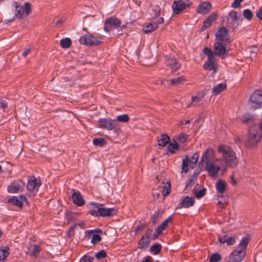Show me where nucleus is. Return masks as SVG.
Masks as SVG:
<instances>
[{
    "instance_id": "nucleus-33",
    "label": "nucleus",
    "mask_w": 262,
    "mask_h": 262,
    "mask_svg": "<svg viewBox=\"0 0 262 262\" xmlns=\"http://www.w3.org/2000/svg\"><path fill=\"white\" fill-rule=\"evenodd\" d=\"M170 84L172 86H176L182 84L186 81V78L184 76L176 77L171 79L170 80Z\"/></svg>"
},
{
    "instance_id": "nucleus-7",
    "label": "nucleus",
    "mask_w": 262,
    "mask_h": 262,
    "mask_svg": "<svg viewBox=\"0 0 262 262\" xmlns=\"http://www.w3.org/2000/svg\"><path fill=\"white\" fill-rule=\"evenodd\" d=\"M262 138V132L259 130L257 125L251 126L248 133V144L250 147L255 146Z\"/></svg>"
},
{
    "instance_id": "nucleus-25",
    "label": "nucleus",
    "mask_w": 262,
    "mask_h": 262,
    "mask_svg": "<svg viewBox=\"0 0 262 262\" xmlns=\"http://www.w3.org/2000/svg\"><path fill=\"white\" fill-rule=\"evenodd\" d=\"M206 95L205 92H201L196 94L195 96H192L191 98L192 102L191 104L194 106H199L203 104V100Z\"/></svg>"
},
{
    "instance_id": "nucleus-46",
    "label": "nucleus",
    "mask_w": 262,
    "mask_h": 262,
    "mask_svg": "<svg viewBox=\"0 0 262 262\" xmlns=\"http://www.w3.org/2000/svg\"><path fill=\"white\" fill-rule=\"evenodd\" d=\"M222 259V256L219 253H213L210 257V262H219Z\"/></svg>"
},
{
    "instance_id": "nucleus-14",
    "label": "nucleus",
    "mask_w": 262,
    "mask_h": 262,
    "mask_svg": "<svg viewBox=\"0 0 262 262\" xmlns=\"http://www.w3.org/2000/svg\"><path fill=\"white\" fill-rule=\"evenodd\" d=\"M99 127L108 130L115 129L116 132L120 130L119 128L116 127L115 120L108 119H100L99 120Z\"/></svg>"
},
{
    "instance_id": "nucleus-41",
    "label": "nucleus",
    "mask_w": 262,
    "mask_h": 262,
    "mask_svg": "<svg viewBox=\"0 0 262 262\" xmlns=\"http://www.w3.org/2000/svg\"><path fill=\"white\" fill-rule=\"evenodd\" d=\"M40 251V247L37 245H33L30 248V254L35 256Z\"/></svg>"
},
{
    "instance_id": "nucleus-24",
    "label": "nucleus",
    "mask_w": 262,
    "mask_h": 262,
    "mask_svg": "<svg viewBox=\"0 0 262 262\" xmlns=\"http://www.w3.org/2000/svg\"><path fill=\"white\" fill-rule=\"evenodd\" d=\"M40 182H37L36 178L34 177L30 178L28 181L27 184V189L29 191L33 192L36 190H37V188L40 186Z\"/></svg>"
},
{
    "instance_id": "nucleus-51",
    "label": "nucleus",
    "mask_w": 262,
    "mask_h": 262,
    "mask_svg": "<svg viewBox=\"0 0 262 262\" xmlns=\"http://www.w3.org/2000/svg\"><path fill=\"white\" fill-rule=\"evenodd\" d=\"M95 256L98 259H102L106 256V253L104 250H101L95 254Z\"/></svg>"
},
{
    "instance_id": "nucleus-15",
    "label": "nucleus",
    "mask_w": 262,
    "mask_h": 262,
    "mask_svg": "<svg viewBox=\"0 0 262 262\" xmlns=\"http://www.w3.org/2000/svg\"><path fill=\"white\" fill-rule=\"evenodd\" d=\"M192 5L191 2H188L185 3L181 0L174 1L172 5V8L174 14H178L184 10L186 8L190 7Z\"/></svg>"
},
{
    "instance_id": "nucleus-50",
    "label": "nucleus",
    "mask_w": 262,
    "mask_h": 262,
    "mask_svg": "<svg viewBox=\"0 0 262 262\" xmlns=\"http://www.w3.org/2000/svg\"><path fill=\"white\" fill-rule=\"evenodd\" d=\"M93 259V257L85 255L80 259L79 262H92Z\"/></svg>"
},
{
    "instance_id": "nucleus-4",
    "label": "nucleus",
    "mask_w": 262,
    "mask_h": 262,
    "mask_svg": "<svg viewBox=\"0 0 262 262\" xmlns=\"http://www.w3.org/2000/svg\"><path fill=\"white\" fill-rule=\"evenodd\" d=\"M203 52L208 57L207 61L204 64V68L206 70H212L213 73H215L217 71L218 64L215 57H214L212 54V50L210 48L205 47Z\"/></svg>"
},
{
    "instance_id": "nucleus-45",
    "label": "nucleus",
    "mask_w": 262,
    "mask_h": 262,
    "mask_svg": "<svg viewBox=\"0 0 262 262\" xmlns=\"http://www.w3.org/2000/svg\"><path fill=\"white\" fill-rule=\"evenodd\" d=\"M129 119V117L127 114H123L117 116L115 121L121 122H127Z\"/></svg>"
},
{
    "instance_id": "nucleus-40",
    "label": "nucleus",
    "mask_w": 262,
    "mask_h": 262,
    "mask_svg": "<svg viewBox=\"0 0 262 262\" xmlns=\"http://www.w3.org/2000/svg\"><path fill=\"white\" fill-rule=\"evenodd\" d=\"M162 247L159 244H156L153 245L150 248V251L151 252H153L155 254L157 255L160 253L161 251Z\"/></svg>"
},
{
    "instance_id": "nucleus-56",
    "label": "nucleus",
    "mask_w": 262,
    "mask_h": 262,
    "mask_svg": "<svg viewBox=\"0 0 262 262\" xmlns=\"http://www.w3.org/2000/svg\"><path fill=\"white\" fill-rule=\"evenodd\" d=\"M235 243V238L234 237H230L227 238V244L228 246L232 245Z\"/></svg>"
},
{
    "instance_id": "nucleus-43",
    "label": "nucleus",
    "mask_w": 262,
    "mask_h": 262,
    "mask_svg": "<svg viewBox=\"0 0 262 262\" xmlns=\"http://www.w3.org/2000/svg\"><path fill=\"white\" fill-rule=\"evenodd\" d=\"M93 143L95 145L102 146L106 143V142L103 138H95L93 140Z\"/></svg>"
},
{
    "instance_id": "nucleus-64",
    "label": "nucleus",
    "mask_w": 262,
    "mask_h": 262,
    "mask_svg": "<svg viewBox=\"0 0 262 262\" xmlns=\"http://www.w3.org/2000/svg\"><path fill=\"white\" fill-rule=\"evenodd\" d=\"M252 120V117L251 116H247L245 117L243 119V122L244 123H248Z\"/></svg>"
},
{
    "instance_id": "nucleus-52",
    "label": "nucleus",
    "mask_w": 262,
    "mask_h": 262,
    "mask_svg": "<svg viewBox=\"0 0 262 262\" xmlns=\"http://www.w3.org/2000/svg\"><path fill=\"white\" fill-rule=\"evenodd\" d=\"M94 232L99 233L100 234L102 233V231L100 229H96L95 230H86L85 231L86 236L89 237H90L91 234L94 233Z\"/></svg>"
},
{
    "instance_id": "nucleus-36",
    "label": "nucleus",
    "mask_w": 262,
    "mask_h": 262,
    "mask_svg": "<svg viewBox=\"0 0 262 262\" xmlns=\"http://www.w3.org/2000/svg\"><path fill=\"white\" fill-rule=\"evenodd\" d=\"M179 148V143L176 142H174L172 140L167 146V149L168 151L171 154L176 153L177 151L178 150Z\"/></svg>"
},
{
    "instance_id": "nucleus-38",
    "label": "nucleus",
    "mask_w": 262,
    "mask_h": 262,
    "mask_svg": "<svg viewBox=\"0 0 262 262\" xmlns=\"http://www.w3.org/2000/svg\"><path fill=\"white\" fill-rule=\"evenodd\" d=\"M189 163V159L188 156L185 157V158L182 161V172H184L185 173H187L189 170L188 165Z\"/></svg>"
},
{
    "instance_id": "nucleus-8",
    "label": "nucleus",
    "mask_w": 262,
    "mask_h": 262,
    "mask_svg": "<svg viewBox=\"0 0 262 262\" xmlns=\"http://www.w3.org/2000/svg\"><path fill=\"white\" fill-rule=\"evenodd\" d=\"M248 103L252 109L257 110L262 108V91L256 90L250 96Z\"/></svg>"
},
{
    "instance_id": "nucleus-49",
    "label": "nucleus",
    "mask_w": 262,
    "mask_h": 262,
    "mask_svg": "<svg viewBox=\"0 0 262 262\" xmlns=\"http://www.w3.org/2000/svg\"><path fill=\"white\" fill-rule=\"evenodd\" d=\"M101 239V237L100 235L98 234H93L92 239H91V242L92 244H96L100 242Z\"/></svg>"
},
{
    "instance_id": "nucleus-3",
    "label": "nucleus",
    "mask_w": 262,
    "mask_h": 262,
    "mask_svg": "<svg viewBox=\"0 0 262 262\" xmlns=\"http://www.w3.org/2000/svg\"><path fill=\"white\" fill-rule=\"evenodd\" d=\"M13 6L15 8V12L14 15L17 18L22 19L24 16H28L31 12L32 5L29 2H25L23 6H21L20 3L17 2H14Z\"/></svg>"
},
{
    "instance_id": "nucleus-16",
    "label": "nucleus",
    "mask_w": 262,
    "mask_h": 262,
    "mask_svg": "<svg viewBox=\"0 0 262 262\" xmlns=\"http://www.w3.org/2000/svg\"><path fill=\"white\" fill-rule=\"evenodd\" d=\"M228 30L225 27H222L215 34L217 41L225 42L227 44L230 43V40L228 37Z\"/></svg>"
},
{
    "instance_id": "nucleus-20",
    "label": "nucleus",
    "mask_w": 262,
    "mask_h": 262,
    "mask_svg": "<svg viewBox=\"0 0 262 262\" xmlns=\"http://www.w3.org/2000/svg\"><path fill=\"white\" fill-rule=\"evenodd\" d=\"M218 15L216 13H212L208 16L204 21L203 25L201 29V31H204L210 27L217 18Z\"/></svg>"
},
{
    "instance_id": "nucleus-53",
    "label": "nucleus",
    "mask_w": 262,
    "mask_h": 262,
    "mask_svg": "<svg viewBox=\"0 0 262 262\" xmlns=\"http://www.w3.org/2000/svg\"><path fill=\"white\" fill-rule=\"evenodd\" d=\"M244 0H235L231 4V7L236 8L241 7V4Z\"/></svg>"
},
{
    "instance_id": "nucleus-13",
    "label": "nucleus",
    "mask_w": 262,
    "mask_h": 262,
    "mask_svg": "<svg viewBox=\"0 0 262 262\" xmlns=\"http://www.w3.org/2000/svg\"><path fill=\"white\" fill-rule=\"evenodd\" d=\"M25 183L19 179L12 182L8 186L7 191L11 193H17L22 192L25 187Z\"/></svg>"
},
{
    "instance_id": "nucleus-44",
    "label": "nucleus",
    "mask_w": 262,
    "mask_h": 262,
    "mask_svg": "<svg viewBox=\"0 0 262 262\" xmlns=\"http://www.w3.org/2000/svg\"><path fill=\"white\" fill-rule=\"evenodd\" d=\"M199 156L198 153H194L191 156L189 162L190 163V167H193L194 165L198 162Z\"/></svg>"
},
{
    "instance_id": "nucleus-47",
    "label": "nucleus",
    "mask_w": 262,
    "mask_h": 262,
    "mask_svg": "<svg viewBox=\"0 0 262 262\" xmlns=\"http://www.w3.org/2000/svg\"><path fill=\"white\" fill-rule=\"evenodd\" d=\"M243 16L245 18L250 20L252 18L253 14L251 10L247 9L244 10Z\"/></svg>"
},
{
    "instance_id": "nucleus-26",
    "label": "nucleus",
    "mask_w": 262,
    "mask_h": 262,
    "mask_svg": "<svg viewBox=\"0 0 262 262\" xmlns=\"http://www.w3.org/2000/svg\"><path fill=\"white\" fill-rule=\"evenodd\" d=\"M195 200L193 197L186 196L182 200L180 204V208H189L193 206Z\"/></svg>"
},
{
    "instance_id": "nucleus-27",
    "label": "nucleus",
    "mask_w": 262,
    "mask_h": 262,
    "mask_svg": "<svg viewBox=\"0 0 262 262\" xmlns=\"http://www.w3.org/2000/svg\"><path fill=\"white\" fill-rule=\"evenodd\" d=\"M72 199L73 202L78 206H81L84 204V201L79 192H74Z\"/></svg>"
},
{
    "instance_id": "nucleus-58",
    "label": "nucleus",
    "mask_w": 262,
    "mask_h": 262,
    "mask_svg": "<svg viewBox=\"0 0 262 262\" xmlns=\"http://www.w3.org/2000/svg\"><path fill=\"white\" fill-rule=\"evenodd\" d=\"M31 51V48L26 49L23 52L22 55L24 57H26Z\"/></svg>"
},
{
    "instance_id": "nucleus-10",
    "label": "nucleus",
    "mask_w": 262,
    "mask_h": 262,
    "mask_svg": "<svg viewBox=\"0 0 262 262\" xmlns=\"http://www.w3.org/2000/svg\"><path fill=\"white\" fill-rule=\"evenodd\" d=\"M91 204L98 209L100 216L109 217L116 215L117 213V210L114 208H105L103 207L102 204L96 203H91Z\"/></svg>"
},
{
    "instance_id": "nucleus-62",
    "label": "nucleus",
    "mask_w": 262,
    "mask_h": 262,
    "mask_svg": "<svg viewBox=\"0 0 262 262\" xmlns=\"http://www.w3.org/2000/svg\"><path fill=\"white\" fill-rule=\"evenodd\" d=\"M152 260L153 259L151 257L147 256L144 258V259L142 261V262H152Z\"/></svg>"
},
{
    "instance_id": "nucleus-5",
    "label": "nucleus",
    "mask_w": 262,
    "mask_h": 262,
    "mask_svg": "<svg viewBox=\"0 0 262 262\" xmlns=\"http://www.w3.org/2000/svg\"><path fill=\"white\" fill-rule=\"evenodd\" d=\"M102 36H95L93 33H88L81 36L79 41L83 45L97 46L102 43Z\"/></svg>"
},
{
    "instance_id": "nucleus-55",
    "label": "nucleus",
    "mask_w": 262,
    "mask_h": 262,
    "mask_svg": "<svg viewBox=\"0 0 262 262\" xmlns=\"http://www.w3.org/2000/svg\"><path fill=\"white\" fill-rule=\"evenodd\" d=\"M159 212H156L154 213L153 216L151 219V221L153 224H156L157 223V220L159 218Z\"/></svg>"
},
{
    "instance_id": "nucleus-9",
    "label": "nucleus",
    "mask_w": 262,
    "mask_h": 262,
    "mask_svg": "<svg viewBox=\"0 0 262 262\" xmlns=\"http://www.w3.org/2000/svg\"><path fill=\"white\" fill-rule=\"evenodd\" d=\"M227 45L225 42L216 41L213 45L212 51L213 56H217L222 58H226L229 55V50L226 48Z\"/></svg>"
},
{
    "instance_id": "nucleus-12",
    "label": "nucleus",
    "mask_w": 262,
    "mask_h": 262,
    "mask_svg": "<svg viewBox=\"0 0 262 262\" xmlns=\"http://www.w3.org/2000/svg\"><path fill=\"white\" fill-rule=\"evenodd\" d=\"M152 232V229H148L144 235H143L141 238L138 241V248L139 249L145 250L148 247L150 243V239H152V237H151Z\"/></svg>"
},
{
    "instance_id": "nucleus-19",
    "label": "nucleus",
    "mask_w": 262,
    "mask_h": 262,
    "mask_svg": "<svg viewBox=\"0 0 262 262\" xmlns=\"http://www.w3.org/2000/svg\"><path fill=\"white\" fill-rule=\"evenodd\" d=\"M211 4L209 2H200L197 8L196 12L203 15L207 14L211 11Z\"/></svg>"
},
{
    "instance_id": "nucleus-29",
    "label": "nucleus",
    "mask_w": 262,
    "mask_h": 262,
    "mask_svg": "<svg viewBox=\"0 0 262 262\" xmlns=\"http://www.w3.org/2000/svg\"><path fill=\"white\" fill-rule=\"evenodd\" d=\"M172 140L174 142L184 144L188 140V135L185 133H181L177 135L174 136L172 138Z\"/></svg>"
},
{
    "instance_id": "nucleus-63",
    "label": "nucleus",
    "mask_w": 262,
    "mask_h": 262,
    "mask_svg": "<svg viewBox=\"0 0 262 262\" xmlns=\"http://www.w3.org/2000/svg\"><path fill=\"white\" fill-rule=\"evenodd\" d=\"M155 15L156 17L159 16L160 14L161 9L159 7H157L155 9Z\"/></svg>"
},
{
    "instance_id": "nucleus-35",
    "label": "nucleus",
    "mask_w": 262,
    "mask_h": 262,
    "mask_svg": "<svg viewBox=\"0 0 262 262\" xmlns=\"http://www.w3.org/2000/svg\"><path fill=\"white\" fill-rule=\"evenodd\" d=\"M14 15L13 10H10L7 11V12L5 14V18L4 19V24H8L10 22H11L15 20V18H16V16H13Z\"/></svg>"
},
{
    "instance_id": "nucleus-28",
    "label": "nucleus",
    "mask_w": 262,
    "mask_h": 262,
    "mask_svg": "<svg viewBox=\"0 0 262 262\" xmlns=\"http://www.w3.org/2000/svg\"><path fill=\"white\" fill-rule=\"evenodd\" d=\"M227 186V183L222 179L218 180L215 184L216 190L220 194H222L225 192Z\"/></svg>"
},
{
    "instance_id": "nucleus-17",
    "label": "nucleus",
    "mask_w": 262,
    "mask_h": 262,
    "mask_svg": "<svg viewBox=\"0 0 262 262\" xmlns=\"http://www.w3.org/2000/svg\"><path fill=\"white\" fill-rule=\"evenodd\" d=\"M222 168L220 165V166L215 165L214 163H208L206 165L205 169L207 171L209 176L212 178H216L218 177L219 171Z\"/></svg>"
},
{
    "instance_id": "nucleus-59",
    "label": "nucleus",
    "mask_w": 262,
    "mask_h": 262,
    "mask_svg": "<svg viewBox=\"0 0 262 262\" xmlns=\"http://www.w3.org/2000/svg\"><path fill=\"white\" fill-rule=\"evenodd\" d=\"M164 19L163 17H160L158 19V20L156 21H153L152 22H155L157 24L158 28L159 27V25L162 24L164 23Z\"/></svg>"
},
{
    "instance_id": "nucleus-39",
    "label": "nucleus",
    "mask_w": 262,
    "mask_h": 262,
    "mask_svg": "<svg viewBox=\"0 0 262 262\" xmlns=\"http://www.w3.org/2000/svg\"><path fill=\"white\" fill-rule=\"evenodd\" d=\"M72 43L71 39L69 38H64L60 41V45L62 48L67 49L69 48Z\"/></svg>"
},
{
    "instance_id": "nucleus-60",
    "label": "nucleus",
    "mask_w": 262,
    "mask_h": 262,
    "mask_svg": "<svg viewBox=\"0 0 262 262\" xmlns=\"http://www.w3.org/2000/svg\"><path fill=\"white\" fill-rule=\"evenodd\" d=\"M256 16L261 20H262V7L256 13Z\"/></svg>"
},
{
    "instance_id": "nucleus-30",
    "label": "nucleus",
    "mask_w": 262,
    "mask_h": 262,
    "mask_svg": "<svg viewBox=\"0 0 262 262\" xmlns=\"http://www.w3.org/2000/svg\"><path fill=\"white\" fill-rule=\"evenodd\" d=\"M10 254L9 248L5 246L0 247V262H5L6 258Z\"/></svg>"
},
{
    "instance_id": "nucleus-11",
    "label": "nucleus",
    "mask_w": 262,
    "mask_h": 262,
    "mask_svg": "<svg viewBox=\"0 0 262 262\" xmlns=\"http://www.w3.org/2000/svg\"><path fill=\"white\" fill-rule=\"evenodd\" d=\"M230 18L227 21V26L235 29L241 24L242 18L240 14L234 11H231L229 13Z\"/></svg>"
},
{
    "instance_id": "nucleus-2",
    "label": "nucleus",
    "mask_w": 262,
    "mask_h": 262,
    "mask_svg": "<svg viewBox=\"0 0 262 262\" xmlns=\"http://www.w3.org/2000/svg\"><path fill=\"white\" fill-rule=\"evenodd\" d=\"M249 240V236L244 237L241 239L237 249L230 255L228 262H241L244 258Z\"/></svg>"
},
{
    "instance_id": "nucleus-21",
    "label": "nucleus",
    "mask_w": 262,
    "mask_h": 262,
    "mask_svg": "<svg viewBox=\"0 0 262 262\" xmlns=\"http://www.w3.org/2000/svg\"><path fill=\"white\" fill-rule=\"evenodd\" d=\"M166 65L169 67L172 72H176L180 68V64L174 57H166Z\"/></svg>"
},
{
    "instance_id": "nucleus-32",
    "label": "nucleus",
    "mask_w": 262,
    "mask_h": 262,
    "mask_svg": "<svg viewBox=\"0 0 262 262\" xmlns=\"http://www.w3.org/2000/svg\"><path fill=\"white\" fill-rule=\"evenodd\" d=\"M227 89L226 83H220L214 86L212 89V93L214 95H217L225 91Z\"/></svg>"
},
{
    "instance_id": "nucleus-61",
    "label": "nucleus",
    "mask_w": 262,
    "mask_h": 262,
    "mask_svg": "<svg viewBox=\"0 0 262 262\" xmlns=\"http://www.w3.org/2000/svg\"><path fill=\"white\" fill-rule=\"evenodd\" d=\"M219 239V242L221 244H224L225 243H227V237L226 236H224L220 237Z\"/></svg>"
},
{
    "instance_id": "nucleus-18",
    "label": "nucleus",
    "mask_w": 262,
    "mask_h": 262,
    "mask_svg": "<svg viewBox=\"0 0 262 262\" xmlns=\"http://www.w3.org/2000/svg\"><path fill=\"white\" fill-rule=\"evenodd\" d=\"M214 151L211 148H208L204 153L201 158V160L200 162V164L203 165L204 163L206 165L208 164V163H211L210 160L214 157Z\"/></svg>"
},
{
    "instance_id": "nucleus-54",
    "label": "nucleus",
    "mask_w": 262,
    "mask_h": 262,
    "mask_svg": "<svg viewBox=\"0 0 262 262\" xmlns=\"http://www.w3.org/2000/svg\"><path fill=\"white\" fill-rule=\"evenodd\" d=\"M76 227V224H74L71 226L67 232V235L69 237H71L74 235V229Z\"/></svg>"
},
{
    "instance_id": "nucleus-22",
    "label": "nucleus",
    "mask_w": 262,
    "mask_h": 262,
    "mask_svg": "<svg viewBox=\"0 0 262 262\" xmlns=\"http://www.w3.org/2000/svg\"><path fill=\"white\" fill-rule=\"evenodd\" d=\"M171 217H169L159 226V227L156 229L155 233L152 235V239H156L159 236V235L162 233V231L166 228L168 223L171 221Z\"/></svg>"
},
{
    "instance_id": "nucleus-31",
    "label": "nucleus",
    "mask_w": 262,
    "mask_h": 262,
    "mask_svg": "<svg viewBox=\"0 0 262 262\" xmlns=\"http://www.w3.org/2000/svg\"><path fill=\"white\" fill-rule=\"evenodd\" d=\"M158 29L157 24L155 22H151L145 25L143 29L145 33H151Z\"/></svg>"
},
{
    "instance_id": "nucleus-1",
    "label": "nucleus",
    "mask_w": 262,
    "mask_h": 262,
    "mask_svg": "<svg viewBox=\"0 0 262 262\" xmlns=\"http://www.w3.org/2000/svg\"><path fill=\"white\" fill-rule=\"evenodd\" d=\"M217 152L221 155V158L215 160L219 162L222 169H226L227 167L235 168L238 165V160L232 148L226 144L219 145L217 147Z\"/></svg>"
},
{
    "instance_id": "nucleus-42",
    "label": "nucleus",
    "mask_w": 262,
    "mask_h": 262,
    "mask_svg": "<svg viewBox=\"0 0 262 262\" xmlns=\"http://www.w3.org/2000/svg\"><path fill=\"white\" fill-rule=\"evenodd\" d=\"M206 193V189L203 187L201 190L198 191L196 188L194 189V193L195 197L198 199H200L203 197Z\"/></svg>"
},
{
    "instance_id": "nucleus-37",
    "label": "nucleus",
    "mask_w": 262,
    "mask_h": 262,
    "mask_svg": "<svg viewBox=\"0 0 262 262\" xmlns=\"http://www.w3.org/2000/svg\"><path fill=\"white\" fill-rule=\"evenodd\" d=\"M198 176V173H194L192 175L191 178L189 180L186 185V188L189 189L192 187V186L195 183L197 178Z\"/></svg>"
},
{
    "instance_id": "nucleus-6",
    "label": "nucleus",
    "mask_w": 262,
    "mask_h": 262,
    "mask_svg": "<svg viewBox=\"0 0 262 262\" xmlns=\"http://www.w3.org/2000/svg\"><path fill=\"white\" fill-rule=\"evenodd\" d=\"M121 20L115 17H111L106 19L104 21V30L106 32H110L114 29H119L118 31H122L127 28L128 23L121 26Z\"/></svg>"
},
{
    "instance_id": "nucleus-57",
    "label": "nucleus",
    "mask_w": 262,
    "mask_h": 262,
    "mask_svg": "<svg viewBox=\"0 0 262 262\" xmlns=\"http://www.w3.org/2000/svg\"><path fill=\"white\" fill-rule=\"evenodd\" d=\"M89 213L93 216H99V212H98V209H97V210H91L89 211Z\"/></svg>"
},
{
    "instance_id": "nucleus-23",
    "label": "nucleus",
    "mask_w": 262,
    "mask_h": 262,
    "mask_svg": "<svg viewBox=\"0 0 262 262\" xmlns=\"http://www.w3.org/2000/svg\"><path fill=\"white\" fill-rule=\"evenodd\" d=\"M24 202H27L26 196L24 195H20L18 198L13 196L7 201L8 203H10L19 207H21Z\"/></svg>"
},
{
    "instance_id": "nucleus-48",
    "label": "nucleus",
    "mask_w": 262,
    "mask_h": 262,
    "mask_svg": "<svg viewBox=\"0 0 262 262\" xmlns=\"http://www.w3.org/2000/svg\"><path fill=\"white\" fill-rule=\"evenodd\" d=\"M170 186H171V185H170V182H167L166 185L165 186H164L163 189L162 190V192H163V194L164 196L168 195L170 193Z\"/></svg>"
},
{
    "instance_id": "nucleus-34",
    "label": "nucleus",
    "mask_w": 262,
    "mask_h": 262,
    "mask_svg": "<svg viewBox=\"0 0 262 262\" xmlns=\"http://www.w3.org/2000/svg\"><path fill=\"white\" fill-rule=\"evenodd\" d=\"M169 141V137L167 134H162L158 140V145L161 147L165 146Z\"/></svg>"
}]
</instances>
